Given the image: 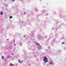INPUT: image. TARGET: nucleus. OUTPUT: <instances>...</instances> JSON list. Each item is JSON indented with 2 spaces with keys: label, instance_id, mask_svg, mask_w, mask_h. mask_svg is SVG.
Wrapping results in <instances>:
<instances>
[{
  "label": "nucleus",
  "instance_id": "1",
  "mask_svg": "<svg viewBox=\"0 0 66 66\" xmlns=\"http://www.w3.org/2000/svg\"><path fill=\"white\" fill-rule=\"evenodd\" d=\"M43 61L45 63H47L48 62L47 59V57L46 56H44L43 57Z\"/></svg>",
  "mask_w": 66,
  "mask_h": 66
},
{
  "label": "nucleus",
  "instance_id": "2",
  "mask_svg": "<svg viewBox=\"0 0 66 66\" xmlns=\"http://www.w3.org/2000/svg\"><path fill=\"white\" fill-rule=\"evenodd\" d=\"M3 12H1L0 14H1V15H2V14H3Z\"/></svg>",
  "mask_w": 66,
  "mask_h": 66
},
{
  "label": "nucleus",
  "instance_id": "3",
  "mask_svg": "<svg viewBox=\"0 0 66 66\" xmlns=\"http://www.w3.org/2000/svg\"><path fill=\"white\" fill-rule=\"evenodd\" d=\"M10 66H13V64L12 63L10 64Z\"/></svg>",
  "mask_w": 66,
  "mask_h": 66
},
{
  "label": "nucleus",
  "instance_id": "4",
  "mask_svg": "<svg viewBox=\"0 0 66 66\" xmlns=\"http://www.w3.org/2000/svg\"><path fill=\"white\" fill-rule=\"evenodd\" d=\"M36 44L37 46H39V44L38 43H36Z\"/></svg>",
  "mask_w": 66,
  "mask_h": 66
},
{
  "label": "nucleus",
  "instance_id": "5",
  "mask_svg": "<svg viewBox=\"0 0 66 66\" xmlns=\"http://www.w3.org/2000/svg\"><path fill=\"white\" fill-rule=\"evenodd\" d=\"M13 17L12 16H11V17H10V19H11Z\"/></svg>",
  "mask_w": 66,
  "mask_h": 66
},
{
  "label": "nucleus",
  "instance_id": "6",
  "mask_svg": "<svg viewBox=\"0 0 66 66\" xmlns=\"http://www.w3.org/2000/svg\"><path fill=\"white\" fill-rule=\"evenodd\" d=\"M52 64V62H51V63H50V64H51H51Z\"/></svg>",
  "mask_w": 66,
  "mask_h": 66
},
{
  "label": "nucleus",
  "instance_id": "7",
  "mask_svg": "<svg viewBox=\"0 0 66 66\" xmlns=\"http://www.w3.org/2000/svg\"><path fill=\"white\" fill-rule=\"evenodd\" d=\"M3 58H4V57L3 56H2V59H3Z\"/></svg>",
  "mask_w": 66,
  "mask_h": 66
},
{
  "label": "nucleus",
  "instance_id": "8",
  "mask_svg": "<svg viewBox=\"0 0 66 66\" xmlns=\"http://www.w3.org/2000/svg\"><path fill=\"white\" fill-rule=\"evenodd\" d=\"M64 43H65L64 42H62V44H64Z\"/></svg>",
  "mask_w": 66,
  "mask_h": 66
},
{
  "label": "nucleus",
  "instance_id": "9",
  "mask_svg": "<svg viewBox=\"0 0 66 66\" xmlns=\"http://www.w3.org/2000/svg\"><path fill=\"white\" fill-rule=\"evenodd\" d=\"M22 61H21V62H20V63H22Z\"/></svg>",
  "mask_w": 66,
  "mask_h": 66
},
{
  "label": "nucleus",
  "instance_id": "10",
  "mask_svg": "<svg viewBox=\"0 0 66 66\" xmlns=\"http://www.w3.org/2000/svg\"><path fill=\"white\" fill-rule=\"evenodd\" d=\"M13 0V1H15V0Z\"/></svg>",
  "mask_w": 66,
  "mask_h": 66
},
{
  "label": "nucleus",
  "instance_id": "11",
  "mask_svg": "<svg viewBox=\"0 0 66 66\" xmlns=\"http://www.w3.org/2000/svg\"><path fill=\"white\" fill-rule=\"evenodd\" d=\"M7 40H9V39H6Z\"/></svg>",
  "mask_w": 66,
  "mask_h": 66
},
{
  "label": "nucleus",
  "instance_id": "12",
  "mask_svg": "<svg viewBox=\"0 0 66 66\" xmlns=\"http://www.w3.org/2000/svg\"><path fill=\"white\" fill-rule=\"evenodd\" d=\"M19 62H20V60L19 61Z\"/></svg>",
  "mask_w": 66,
  "mask_h": 66
},
{
  "label": "nucleus",
  "instance_id": "13",
  "mask_svg": "<svg viewBox=\"0 0 66 66\" xmlns=\"http://www.w3.org/2000/svg\"><path fill=\"white\" fill-rule=\"evenodd\" d=\"M24 14H26V13H24Z\"/></svg>",
  "mask_w": 66,
  "mask_h": 66
},
{
  "label": "nucleus",
  "instance_id": "14",
  "mask_svg": "<svg viewBox=\"0 0 66 66\" xmlns=\"http://www.w3.org/2000/svg\"><path fill=\"white\" fill-rule=\"evenodd\" d=\"M6 47H7L6 46Z\"/></svg>",
  "mask_w": 66,
  "mask_h": 66
},
{
  "label": "nucleus",
  "instance_id": "15",
  "mask_svg": "<svg viewBox=\"0 0 66 66\" xmlns=\"http://www.w3.org/2000/svg\"><path fill=\"white\" fill-rule=\"evenodd\" d=\"M40 0V1H41V0Z\"/></svg>",
  "mask_w": 66,
  "mask_h": 66
}]
</instances>
